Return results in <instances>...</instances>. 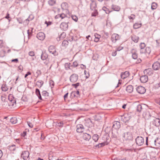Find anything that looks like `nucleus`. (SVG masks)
<instances>
[{
  "mask_svg": "<svg viewBox=\"0 0 160 160\" xmlns=\"http://www.w3.org/2000/svg\"><path fill=\"white\" fill-rule=\"evenodd\" d=\"M78 64L77 62L75 61L73 62L72 64V66H73L74 67H76L78 66Z\"/></svg>",
  "mask_w": 160,
  "mask_h": 160,
  "instance_id": "54",
  "label": "nucleus"
},
{
  "mask_svg": "<svg viewBox=\"0 0 160 160\" xmlns=\"http://www.w3.org/2000/svg\"><path fill=\"white\" fill-rule=\"evenodd\" d=\"M136 90L138 93L141 94H144L146 91L145 88L142 86L137 87L136 88Z\"/></svg>",
  "mask_w": 160,
  "mask_h": 160,
  "instance_id": "11",
  "label": "nucleus"
},
{
  "mask_svg": "<svg viewBox=\"0 0 160 160\" xmlns=\"http://www.w3.org/2000/svg\"><path fill=\"white\" fill-rule=\"evenodd\" d=\"M78 79V76L76 74H73L70 77V80L72 82H75Z\"/></svg>",
  "mask_w": 160,
  "mask_h": 160,
  "instance_id": "8",
  "label": "nucleus"
},
{
  "mask_svg": "<svg viewBox=\"0 0 160 160\" xmlns=\"http://www.w3.org/2000/svg\"><path fill=\"white\" fill-rule=\"evenodd\" d=\"M75 94V93L73 91L70 94V97L71 98H74V95Z\"/></svg>",
  "mask_w": 160,
  "mask_h": 160,
  "instance_id": "60",
  "label": "nucleus"
},
{
  "mask_svg": "<svg viewBox=\"0 0 160 160\" xmlns=\"http://www.w3.org/2000/svg\"><path fill=\"white\" fill-rule=\"evenodd\" d=\"M29 152L28 151L22 152L21 155V157L24 160H29Z\"/></svg>",
  "mask_w": 160,
  "mask_h": 160,
  "instance_id": "5",
  "label": "nucleus"
},
{
  "mask_svg": "<svg viewBox=\"0 0 160 160\" xmlns=\"http://www.w3.org/2000/svg\"><path fill=\"white\" fill-rule=\"evenodd\" d=\"M136 144L139 146L142 145L144 143L143 138L141 136H138L135 139Z\"/></svg>",
  "mask_w": 160,
  "mask_h": 160,
  "instance_id": "4",
  "label": "nucleus"
},
{
  "mask_svg": "<svg viewBox=\"0 0 160 160\" xmlns=\"http://www.w3.org/2000/svg\"><path fill=\"white\" fill-rule=\"evenodd\" d=\"M56 2L55 0H49L48 1V3L51 6L53 5Z\"/></svg>",
  "mask_w": 160,
  "mask_h": 160,
  "instance_id": "42",
  "label": "nucleus"
},
{
  "mask_svg": "<svg viewBox=\"0 0 160 160\" xmlns=\"http://www.w3.org/2000/svg\"><path fill=\"white\" fill-rule=\"evenodd\" d=\"M144 73V74L151 76L153 74V71L151 69L148 68L145 70Z\"/></svg>",
  "mask_w": 160,
  "mask_h": 160,
  "instance_id": "17",
  "label": "nucleus"
},
{
  "mask_svg": "<svg viewBox=\"0 0 160 160\" xmlns=\"http://www.w3.org/2000/svg\"><path fill=\"white\" fill-rule=\"evenodd\" d=\"M77 132L78 133H82L84 130V127L82 125L79 124L77 125Z\"/></svg>",
  "mask_w": 160,
  "mask_h": 160,
  "instance_id": "12",
  "label": "nucleus"
},
{
  "mask_svg": "<svg viewBox=\"0 0 160 160\" xmlns=\"http://www.w3.org/2000/svg\"><path fill=\"white\" fill-rule=\"evenodd\" d=\"M2 90L4 92L7 91L8 89V88L6 84H3L2 86Z\"/></svg>",
  "mask_w": 160,
  "mask_h": 160,
  "instance_id": "32",
  "label": "nucleus"
},
{
  "mask_svg": "<svg viewBox=\"0 0 160 160\" xmlns=\"http://www.w3.org/2000/svg\"><path fill=\"white\" fill-rule=\"evenodd\" d=\"M131 39L135 43H137L138 41L139 38L137 36L135 35H133L131 37Z\"/></svg>",
  "mask_w": 160,
  "mask_h": 160,
  "instance_id": "27",
  "label": "nucleus"
},
{
  "mask_svg": "<svg viewBox=\"0 0 160 160\" xmlns=\"http://www.w3.org/2000/svg\"><path fill=\"white\" fill-rule=\"evenodd\" d=\"M30 29H28L27 31V33L28 34V39H29L32 35V31L33 30V28H31Z\"/></svg>",
  "mask_w": 160,
  "mask_h": 160,
  "instance_id": "28",
  "label": "nucleus"
},
{
  "mask_svg": "<svg viewBox=\"0 0 160 160\" xmlns=\"http://www.w3.org/2000/svg\"><path fill=\"white\" fill-rule=\"evenodd\" d=\"M31 73L30 72H28L27 73L25 74L24 77L25 78H27V77L29 75H31Z\"/></svg>",
  "mask_w": 160,
  "mask_h": 160,
  "instance_id": "61",
  "label": "nucleus"
},
{
  "mask_svg": "<svg viewBox=\"0 0 160 160\" xmlns=\"http://www.w3.org/2000/svg\"><path fill=\"white\" fill-rule=\"evenodd\" d=\"M151 49L149 47H147L144 50L143 53H148L149 54L151 52Z\"/></svg>",
  "mask_w": 160,
  "mask_h": 160,
  "instance_id": "33",
  "label": "nucleus"
},
{
  "mask_svg": "<svg viewBox=\"0 0 160 160\" xmlns=\"http://www.w3.org/2000/svg\"><path fill=\"white\" fill-rule=\"evenodd\" d=\"M155 101L156 103L160 105V98H156Z\"/></svg>",
  "mask_w": 160,
  "mask_h": 160,
  "instance_id": "52",
  "label": "nucleus"
},
{
  "mask_svg": "<svg viewBox=\"0 0 160 160\" xmlns=\"http://www.w3.org/2000/svg\"><path fill=\"white\" fill-rule=\"evenodd\" d=\"M131 52L132 53V57L133 59H136L138 58V54L135 52L134 49H132Z\"/></svg>",
  "mask_w": 160,
  "mask_h": 160,
  "instance_id": "21",
  "label": "nucleus"
},
{
  "mask_svg": "<svg viewBox=\"0 0 160 160\" xmlns=\"http://www.w3.org/2000/svg\"><path fill=\"white\" fill-rule=\"evenodd\" d=\"M16 146L15 145H12L9 146L8 149L11 151H14L16 150Z\"/></svg>",
  "mask_w": 160,
  "mask_h": 160,
  "instance_id": "36",
  "label": "nucleus"
},
{
  "mask_svg": "<svg viewBox=\"0 0 160 160\" xmlns=\"http://www.w3.org/2000/svg\"><path fill=\"white\" fill-rule=\"evenodd\" d=\"M84 74L86 75L85 77L86 78H89V73L86 70H84Z\"/></svg>",
  "mask_w": 160,
  "mask_h": 160,
  "instance_id": "51",
  "label": "nucleus"
},
{
  "mask_svg": "<svg viewBox=\"0 0 160 160\" xmlns=\"http://www.w3.org/2000/svg\"><path fill=\"white\" fill-rule=\"evenodd\" d=\"M35 93L37 96L41 95L39 90L38 88H36L35 90Z\"/></svg>",
  "mask_w": 160,
  "mask_h": 160,
  "instance_id": "50",
  "label": "nucleus"
},
{
  "mask_svg": "<svg viewBox=\"0 0 160 160\" xmlns=\"http://www.w3.org/2000/svg\"><path fill=\"white\" fill-rule=\"evenodd\" d=\"M48 57V55L45 52H42L41 56V58L42 60H44L47 59Z\"/></svg>",
  "mask_w": 160,
  "mask_h": 160,
  "instance_id": "23",
  "label": "nucleus"
},
{
  "mask_svg": "<svg viewBox=\"0 0 160 160\" xmlns=\"http://www.w3.org/2000/svg\"><path fill=\"white\" fill-rule=\"evenodd\" d=\"M28 54L30 56H34L35 55V53L33 51H30L28 53Z\"/></svg>",
  "mask_w": 160,
  "mask_h": 160,
  "instance_id": "55",
  "label": "nucleus"
},
{
  "mask_svg": "<svg viewBox=\"0 0 160 160\" xmlns=\"http://www.w3.org/2000/svg\"><path fill=\"white\" fill-rule=\"evenodd\" d=\"M68 44V42L67 40H64L62 42V45L64 46H66Z\"/></svg>",
  "mask_w": 160,
  "mask_h": 160,
  "instance_id": "46",
  "label": "nucleus"
},
{
  "mask_svg": "<svg viewBox=\"0 0 160 160\" xmlns=\"http://www.w3.org/2000/svg\"><path fill=\"white\" fill-rule=\"evenodd\" d=\"M120 39V37H119V35L116 33L113 34L111 37V40L113 42L115 43L116 42L119 40Z\"/></svg>",
  "mask_w": 160,
  "mask_h": 160,
  "instance_id": "10",
  "label": "nucleus"
},
{
  "mask_svg": "<svg viewBox=\"0 0 160 160\" xmlns=\"http://www.w3.org/2000/svg\"><path fill=\"white\" fill-rule=\"evenodd\" d=\"M43 82L42 80H40L36 82V85L38 88H41L43 85Z\"/></svg>",
  "mask_w": 160,
  "mask_h": 160,
  "instance_id": "30",
  "label": "nucleus"
},
{
  "mask_svg": "<svg viewBox=\"0 0 160 160\" xmlns=\"http://www.w3.org/2000/svg\"><path fill=\"white\" fill-rule=\"evenodd\" d=\"M36 73L38 74V76L41 74V72L40 70H38L36 72Z\"/></svg>",
  "mask_w": 160,
  "mask_h": 160,
  "instance_id": "64",
  "label": "nucleus"
},
{
  "mask_svg": "<svg viewBox=\"0 0 160 160\" xmlns=\"http://www.w3.org/2000/svg\"><path fill=\"white\" fill-rule=\"evenodd\" d=\"M150 117L151 118L150 119L152 120L150 123L151 125L152 124L157 127L159 126L160 125V120L151 116H150Z\"/></svg>",
  "mask_w": 160,
  "mask_h": 160,
  "instance_id": "2",
  "label": "nucleus"
},
{
  "mask_svg": "<svg viewBox=\"0 0 160 160\" xmlns=\"http://www.w3.org/2000/svg\"><path fill=\"white\" fill-rule=\"evenodd\" d=\"M122 137L126 140H132L133 136L132 132L129 131H128L126 132L123 133Z\"/></svg>",
  "mask_w": 160,
  "mask_h": 160,
  "instance_id": "3",
  "label": "nucleus"
},
{
  "mask_svg": "<svg viewBox=\"0 0 160 160\" xmlns=\"http://www.w3.org/2000/svg\"><path fill=\"white\" fill-rule=\"evenodd\" d=\"M135 15L133 14H132L131 15V16L130 17V18H129L130 19H133L135 18Z\"/></svg>",
  "mask_w": 160,
  "mask_h": 160,
  "instance_id": "63",
  "label": "nucleus"
},
{
  "mask_svg": "<svg viewBox=\"0 0 160 160\" xmlns=\"http://www.w3.org/2000/svg\"><path fill=\"white\" fill-rule=\"evenodd\" d=\"M142 109V107L141 105L138 104L137 105L136 107V110L137 112H140L141 111V110Z\"/></svg>",
  "mask_w": 160,
  "mask_h": 160,
  "instance_id": "37",
  "label": "nucleus"
},
{
  "mask_svg": "<svg viewBox=\"0 0 160 160\" xmlns=\"http://www.w3.org/2000/svg\"><path fill=\"white\" fill-rule=\"evenodd\" d=\"M72 66V64L70 62L66 63L65 64V67L66 69L68 70L70 69V67Z\"/></svg>",
  "mask_w": 160,
  "mask_h": 160,
  "instance_id": "38",
  "label": "nucleus"
},
{
  "mask_svg": "<svg viewBox=\"0 0 160 160\" xmlns=\"http://www.w3.org/2000/svg\"><path fill=\"white\" fill-rule=\"evenodd\" d=\"M27 123L28 125V126L31 128H32L33 127V125L30 122L28 121L27 122Z\"/></svg>",
  "mask_w": 160,
  "mask_h": 160,
  "instance_id": "57",
  "label": "nucleus"
},
{
  "mask_svg": "<svg viewBox=\"0 0 160 160\" xmlns=\"http://www.w3.org/2000/svg\"><path fill=\"white\" fill-rule=\"evenodd\" d=\"M45 35L44 33L42 32H39L37 35V38L39 40H43L45 38Z\"/></svg>",
  "mask_w": 160,
  "mask_h": 160,
  "instance_id": "14",
  "label": "nucleus"
},
{
  "mask_svg": "<svg viewBox=\"0 0 160 160\" xmlns=\"http://www.w3.org/2000/svg\"><path fill=\"white\" fill-rule=\"evenodd\" d=\"M72 19L76 22H77L78 20V18L77 16L75 15H72Z\"/></svg>",
  "mask_w": 160,
  "mask_h": 160,
  "instance_id": "49",
  "label": "nucleus"
},
{
  "mask_svg": "<svg viewBox=\"0 0 160 160\" xmlns=\"http://www.w3.org/2000/svg\"><path fill=\"white\" fill-rule=\"evenodd\" d=\"M106 143V142H103L99 143L98 144L96 145L95 146L96 148H99L104 146L105 145Z\"/></svg>",
  "mask_w": 160,
  "mask_h": 160,
  "instance_id": "34",
  "label": "nucleus"
},
{
  "mask_svg": "<svg viewBox=\"0 0 160 160\" xmlns=\"http://www.w3.org/2000/svg\"><path fill=\"white\" fill-rule=\"evenodd\" d=\"M126 90L129 93H131L133 90V86L131 85H128L126 87Z\"/></svg>",
  "mask_w": 160,
  "mask_h": 160,
  "instance_id": "25",
  "label": "nucleus"
},
{
  "mask_svg": "<svg viewBox=\"0 0 160 160\" xmlns=\"http://www.w3.org/2000/svg\"><path fill=\"white\" fill-rule=\"evenodd\" d=\"M157 7V4L155 2H152L151 5V9L152 10L156 9Z\"/></svg>",
  "mask_w": 160,
  "mask_h": 160,
  "instance_id": "40",
  "label": "nucleus"
},
{
  "mask_svg": "<svg viewBox=\"0 0 160 160\" xmlns=\"http://www.w3.org/2000/svg\"><path fill=\"white\" fill-rule=\"evenodd\" d=\"M96 6V3L94 2H92L90 4L91 8H94Z\"/></svg>",
  "mask_w": 160,
  "mask_h": 160,
  "instance_id": "47",
  "label": "nucleus"
},
{
  "mask_svg": "<svg viewBox=\"0 0 160 160\" xmlns=\"http://www.w3.org/2000/svg\"><path fill=\"white\" fill-rule=\"evenodd\" d=\"M3 46V43L2 40H0V48H2Z\"/></svg>",
  "mask_w": 160,
  "mask_h": 160,
  "instance_id": "59",
  "label": "nucleus"
},
{
  "mask_svg": "<svg viewBox=\"0 0 160 160\" xmlns=\"http://www.w3.org/2000/svg\"><path fill=\"white\" fill-rule=\"evenodd\" d=\"M129 75V72L128 71H126L124 72H122L121 74L122 78L125 79L128 77Z\"/></svg>",
  "mask_w": 160,
  "mask_h": 160,
  "instance_id": "19",
  "label": "nucleus"
},
{
  "mask_svg": "<svg viewBox=\"0 0 160 160\" xmlns=\"http://www.w3.org/2000/svg\"><path fill=\"white\" fill-rule=\"evenodd\" d=\"M131 118L130 114H125L121 116V120L124 122H128Z\"/></svg>",
  "mask_w": 160,
  "mask_h": 160,
  "instance_id": "7",
  "label": "nucleus"
},
{
  "mask_svg": "<svg viewBox=\"0 0 160 160\" xmlns=\"http://www.w3.org/2000/svg\"><path fill=\"white\" fill-rule=\"evenodd\" d=\"M61 7L62 10H66L68 8V4L67 3L64 2L61 4Z\"/></svg>",
  "mask_w": 160,
  "mask_h": 160,
  "instance_id": "26",
  "label": "nucleus"
},
{
  "mask_svg": "<svg viewBox=\"0 0 160 160\" xmlns=\"http://www.w3.org/2000/svg\"><path fill=\"white\" fill-rule=\"evenodd\" d=\"M8 99L12 103V106H13L15 104H16V101L15 100H14V99H13L12 100V99H10V97L9 96L8 97Z\"/></svg>",
  "mask_w": 160,
  "mask_h": 160,
  "instance_id": "45",
  "label": "nucleus"
},
{
  "mask_svg": "<svg viewBox=\"0 0 160 160\" xmlns=\"http://www.w3.org/2000/svg\"><path fill=\"white\" fill-rule=\"evenodd\" d=\"M152 67L154 70H158L160 68V63L158 61L155 62L152 64Z\"/></svg>",
  "mask_w": 160,
  "mask_h": 160,
  "instance_id": "15",
  "label": "nucleus"
},
{
  "mask_svg": "<svg viewBox=\"0 0 160 160\" xmlns=\"http://www.w3.org/2000/svg\"><path fill=\"white\" fill-rule=\"evenodd\" d=\"M66 22H63L60 25V28L63 30L66 31L67 30L68 28V23H69L68 20H66Z\"/></svg>",
  "mask_w": 160,
  "mask_h": 160,
  "instance_id": "6",
  "label": "nucleus"
},
{
  "mask_svg": "<svg viewBox=\"0 0 160 160\" xmlns=\"http://www.w3.org/2000/svg\"><path fill=\"white\" fill-rule=\"evenodd\" d=\"M111 7L115 11H119L120 9V7L119 6L113 4L112 5Z\"/></svg>",
  "mask_w": 160,
  "mask_h": 160,
  "instance_id": "24",
  "label": "nucleus"
},
{
  "mask_svg": "<svg viewBox=\"0 0 160 160\" xmlns=\"http://www.w3.org/2000/svg\"><path fill=\"white\" fill-rule=\"evenodd\" d=\"M18 120L20 119L18 118V119L16 117H12L10 119V122L12 124H15L18 122Z\"/></svg>",
  "mask_w": 160,
  "mask_h": 160,
  "instance_id": "22",
  "label": "nucleus"
},
{
  "mask_svg": "<svg viewBox=\"0 0 160 160\" xmlns=\"http://www.w3.org/2000/svg\"><path fill=\"white\" fill-rule=\"evenodd\" d=\"M102 10L104 11L106 13L109 14V13L111 12L112 11H110L108 9L106 8L105 7H103L102 8Z\"/></svg>",
  "mask_w": 160,
  "mask_h": 160,
  "instance_id": "41",
  "label": "nucleus"
},
{
  "mask_svg": "<svg viewBox=\"0 0 160 160\" xmlns=\"http://www.w3.org/2000/svg\"><path fill=\"white\" fill-rule=\"evenodd\" d=\"M42 96L47 97L48 96V93L46 91H43L42 92Z\"/></svg>",
  "mask_w": 160,
  "mask_h": 160,
  "instance_id": "48",
  "label": "nucleus"
},
{
  "mask_svg": "<svg viewBox=\"0 0 160 160\" xmlns=\"http://www.w3.org/2000/svg\"><path fill=\"white\" fill-rule=\"evenodd\" d=\"M112 137L113 138H116L117 137V135L113 132H112Z\"/></svg>",
  "mask_w": 160,
  "mask_h": 160,
  "instance_id": "58",
  "label": "nucleus"
},
{
  "mask_svg": "<svg viewBox=\"0 0 160 160\" xmlns=\"http://www.w3.org/2000/svg\"><path fill=\"white\" fill-rule=\"evenodd\" d=\"M62 19L65 18V20H68L69 19V18L66 16V15L63 13L61 14L60 16H59ZM67 20H66V21Z\"/></svg>",
  "mask_w": 160,
  "mask_h": 160,
  "instance_id": "39",
  "label": "nucleus"
},
{
  "mask_svg": "<svg viewBox=\"0 0 160 160\" xmlns=\"http://www.w3.org/2000/svg\"><path fill=\"white\" fill-rule=\"evenodd\" d=\"M94 36L95 38L94 41L95 42H97L99 41V38L101 37V36L98 34L96 33L94 34Z\"/></svg>",
  "mask_w": 160,
  "mask_h": 160,
  "instance_id": "31",
  "label": "nucleus"
},
{
  "mask_svg": "<svg viewBox=\"0 0 160 160\" xmlns=\"http://www.w3.org/2000/svg\"><path fill=\"white\" fill-rule=\"evenodd\" d=\"M139 46L140 48V53L141 54L143 53V51L145 49L144 48L146 47L145 44L144 43L141 42L140 43Z\"/></svg>",
  "mask_w": 160,
  "mask_h": 160,
  "instance_id": "20",
  "label": "nucleus"
},
{
  "mask_svg": "<svg viewBox=\"0 0 160 160\" xmlns=\"http://www.w3.org/2000/svg\"><path fill=\"white\" fill-rule=\"evenodd\" d=\"M120 127L121 125L119 122L115 121L113 122L112 128L116 130V132H117V130L118 129L120 128Z\"/></svg>",
  "mask_w": 160,
  "mask_h": 160,
  "instance_id": "13",
  "label": "nucleus"
},
{
  "mask_svg": "<svg viewBox=\"0 0 160 160\" xmlns=\"http://www.w3.org/2000/svg\"><path fill=\"white\" fill-rule=\"evenodd\" d=\"M140 80L142 82L145 83L148 81V78L146 75H142L140 77Z\"/></svg>",
  "mask_w": 160,
  "mask_h": 160,
  "instance_id": "16",
  "label": "nucleus"
},
{
  "mask_svg": "<svg viewBox=\"0 0 160 160\" xmlns=\"http://www.w3.org/2000/svg\"><path fill=\"white\" fill-rule=\"evenodd\" d=\"M82 138L84 140L88 141L90 139L91 136L89 134L85 133H83Z\"/></svg>",
  "mask_w": 160,
  "mask_h": 160,
  "instance_id": "18",
  "label": "nucleus"
},
{
  "mask_svg": "<svg viewBox=\"0 0 160 160\" xmlns=\"http://www.w3.org/2000/svg\"><path fill=\"white\" fill-rule=\"evenodd\" d=\"M117 51H115L114 52H112V55L113 56H115L116 55H117Z\"/></svg>",
  "mask_w": 160,
  "mask_h": 160,
  "instance_id": "62",
  "label": "nucleus"
},
{
  "mask_svg": "<svg viewBox=\"0 0 160 160\" xmlns=\"http://www.w3.org/2000/svg\"><path fill=\"white\" fill-rule=\"evenodd\" d=\"M141 24L135 23L133 25V28L134 29H137L141 27Z\"/></svg>",
  "mask_w": 160,
  "mask_h": 160,
  "instance_id": "44",
  "label": "nucleus"
},
{
  "mask_svg": "<svg viewBox=\"0 0 160 160\" xmlns=\"http://www.w3.org/2000/svg\"><path fill=\"white\" fill-rule=\"evenodd\" d=\"M74 92L75 93V94L77 96V98L79 97L80 96V95L79 94V92L78 90H77V91H74Z\"/></svg>",
  "mask_w": 160,
  "mask_h": 160,
  "instance_id": "53",
  "label": "nucleus"
},
{
  "mask_svg": "<svg viewBox=\"0 0 160 160\" xmlns=\"http://www.w3.org/2000/svg\"><path fill=\"white\" fill-rule=\"evenodd\" d=\"M149 144L152 146L160 147V138L151 139L149 141Z\"/></svg>",
  "mask_w": 160,
  "mask_h": 160,
  "instance_id": "1",
  "label": "nucleus"
},
{
  "mask_svg": "<svg viewBox=\"0 0 160 160\" xmlns=\"http://www.w3.org/2000/svg\"><path fill=\"white\" fill-rule=\"evenodd\" d=\"M79 84L80 83L79 82H78L75 84H73L72 85V86H74L76 88L77 87L79 86Z\"/></svg>",
  "mask_w": 160,
  "mask_h": 160,
  "instance_id": "56",
  "label": "nucleus"
},
{
  "mask_svg": "<svg viewBox=\"0 0 160 160\" xmlns=\"http://www.w3.org/2000/svg\"><path fill=\"white\" fill-rule=\"evenodd\" d=\"M66 33L64 32H62L59 36V37L57 38V39L58 41H60L61 39H63L66 37Z\"/></svg>",
  "mask_w": 160,
  "mask_h": 160,
  "instance_id": "29",
  "label": "nucleus"
},
{
  "mask_svg": "<svg viewBox=\"0 0 160 160\" xmlns=\"http://www.w3.org/2000/svg\"><path fill=\"white\" fill-rule=\"evenodd\" d=\"M48 51L50 53L53 54L54 56L58 54L56 52L55 47L54 46H50L48 48Z\"/></svg>",
  "mask_w": 160,
  "mask_h": 160,
  "instance_id": "9",
  "label": "nucleus"
},
{
  "mask_svg": "<svg viewBox=\"0 0 160 160\" xmlns=\"http://www.w3.org/2000/svg\"><path fill=\"white\" fill-rule=\"evenodd\" d=\"M93 140L95 141L96 142L98 141L99 138V136L98 134H94L92 137Z\"/></svg>",
  "mask_w": 160,
  "mask_h": 160,
  "instance_id": "35",
  "label": "nucleus"
},
{
  "mask_svg": "<svg viewBox=\"0 0 160 160\" xmlns=\"http://www.w3.org/2000/svg\"><path fill=\"white\" fill-rule=\"evenodd\" d=\"M55 125L59 127H62L63 125V123L62 122H55Z\"/></svg>",
  "mask_w": 160,
  "mask_h": 160,
  "instance_id": "43",
  "label": "nucleus"
}]
</instances>
